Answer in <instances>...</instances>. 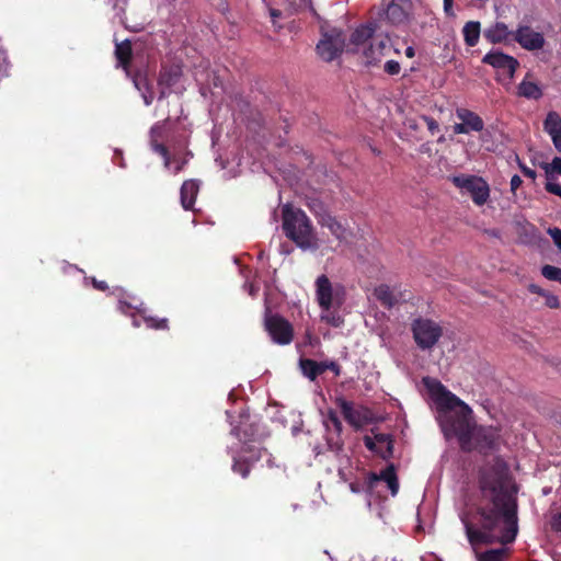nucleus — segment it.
<instances>
[{
  "mask_svg": "<svg viewBox=\"0 0 561 561\" xmlns=\"http://www.w3.org/2000/svg\"><path fill=\"white\" fill-rule=\"evenodd\" d=\"M421 118L424 121L432 135H435L439 131V125L435 118L427 115H422Z\"/></svg>",
  "mask_w": 561,
  "mask_h": 561,
  "instance_id": "37",
  "label": "nucleus"
},
{
  "mask_svg": "<svg viewBox=\"0 0 561 561\" xmlns=\"http://www.w3.org/2000/svg\"><path fill=\"white\" fill-rule=\"evenodd\" d=\"M12 64L7 50L0 45V83L11 76Z\"/></svg>",
  "mask_w": 561,
  "mask_h": 561,
  "instance_id": "33",
  "label": "nucleus"
},
{
  "mask_svg": "<svg viewBox=\"0 0 561 561\" xmlns=\"http://www.w3.org/2000/svg\"><path fill=\"white\" fill-rule=\"evenodd\" d=\"M480 22L469 21L462 28L463 39L467 46L473 47L478 44L480 37Z\"/></svg>",
  "mask_w": 561,
  "mask_h": 561,
  "instance_id": "26",
  "label": "nucleus"
},
{
  "mask_svg": "<svg viewBox=\"0 0 561 561\" xmlns=\"http://www.w3.org/2000/svg\"><path fill=\"white\" fill-rule=\"evenodd\" d=\"M545 188L548 193L561 197V184L548 181Z\"/></svg>",
  "mask_w": 561,
  "mask_h": 561,
  "instance_id": "43",
  "label": "nucleus"
},
{
  "mask_svg": "<svg viewBox=\"0 0 561 561\" xmlns=\"http://www.w3.org/2000/svg\"><path fill=\"white\" fill-rule=\"evenodd\" d=\"M251 437H253V434L248 435L247 439H251Z\"/></svg>",
  "mask_w": 561,
  "mask_h": 561,
  "instance_id": "59",
  "label": "nucleus"
},
{
  "mask_svg": "<svg viewBox=\"0 0 561 561\" xmlns=\"http://www.w3.org/2000/svg\"><path fill=\"white\" fill-rule=\"evenodd\" d=\"M335 403L341 409L345 421L355 428L363 426V424L369 421V410L367 408L360 407L355 409L353 402L342 397L336 398Z\"/></svg>",
  "mask_w": 561,
  "mask_h": 561,
  "instance_id": "12",
  "label": "nucleus"
},
{
  "mask_svg": "<svg viewBox=\"0 0 561 561\" xmlns=\"http://www.w3.org/2000/svg\"><path fill=\"white\" fill-rule=\"evenodd\" d=\"M383 70L386 73H388L390 76H396V75H399V72L401 70V66L396 60H388L385 64Z\"/></svg>",
  "mask_w": 561,
  "mask_h": 561,
  "instance_id": "36",
  "label": "nucleus"
},
{
  "mask_svg": "<svg viewBox=\"0 0 561 561\" xmlns=\"http://www.w3.org/2000/svg\"><path fill=\"white\" fill-rule=\"evenodd\" d=\"M91 282L92 286L98 290L105 291L106 289H108V286L105 280H99L95 277H93Z\"/></svg>",
  "mask_w": 561,
  "mask_h": 561,
  "instance_id": "47",
  "label": "nucleus"
},
{
  "mask_svg": "<svg viewBox=\"0 0 561 561\" xmlns=\"http://www.w3.org/2000/svg\"><path fill=\"white\" fill-rule=\"evenodd\" d=\"M517 90H518V95L526 98V99L538 100L542 96L541 88L537 83L527 81L526 79H524L518 84Z\"/></svg>",
  "mask_w": 561,
  "mask_h": 561,
  "instance_id": "28",
  "label": "nucleus"
},
{
  "mask_svg": "<svg viewBox=\"0 0 561 561\" xmlns=\"http://www.w3.org/2000/svg\"><path fill=\"white\" fill-rule=\"evenodd\" d=\"M540 167L546 171V175L548 180L552 178V174H559L561 175V158L554 157L551 161V163L542 162Z\"/></svg>",
  "mask_w": 561,
  "mask_h": 561,
  "instance_id": "34",
  "label": "nucleus"
},
{
  "mask_svg": "<svg viewBox=\"0 0 561 561\" xmlns=\"http://www.w3.org/2000/svg\"><path fill=\"white\" fill-rule=\"evenodd\" d=\"M322 227H327L330 232L340 241L346 240L348 236V231L344 225H342L334 216L331 214L327 216L319 224Z\"/></svg>",
  "mask_w": 561,
  "mask_h": 561,
  "instance_id": "25",
  "label": "nucleus"
},
{
  "mask_svg": "<svg viewBox=\"0 0 561 561\" xmlns=\"http://www.w3.org/2000/svg\"><path fill=\"white\" fill-rule=\"evenodd\" d=\"M199 192V182L197 180H186L180 190L181 205L185 210L193 209L196 196Z\"/></svg>",
  "mask_w": 561,
  "mask_h": 561,
  "instance_id": "19",
  "label": "nucleus"
},
{
  "mask_svg": "<svg viewBox=\"0 0 561 561\" xmlns=\"http://www.w3.org/2000/svg\"><path fill=\"white\" fill-rule=\"evenodd\" d=\"M541 274L549 280L558 282L561 284V268L553 265H543L541 267Z\"/></svg>",
  "mask_w": 561,
  "mask_h": 561,
  "instance_id": "35",
  "label": "nucleus"
},
{
  "mask_svg": "<svg viewBox=\"0 0 561 561\" xmlns=\"http://www.w3.org/2000/svg\"><path fill=\"white\" fill-rule=\"evenodd\" d=\"M344 47V37L341 32L333 31L331 34H323L322 39L317 45V53L324 61H332L342 51Z\"/></svg>",
  "mask_w": 561,
  "mask_h": 561,
  "instance_id": "10",
  "label": "nucleus"
},
{
  "mask_svg": "<svg viewBox=\"0 0 561 561\" xmlns=\"http://www.w3.org/2000/svg\"><path fill=\"white\" fill-rule=\"evenodd\" d=\"M170 118L157 122L150 128V147L152 151L160 154L163 159L164 168L171 165V153L164 141L172 144L173 138L171 137Z\"/></svg>",
  "mask_w": 561,
  "mask_h": 561,
  "instance_id": "8",
  "label": "nucleus"
},
{
  "mask_svg": "<svg viewBox=\"0 0 561 561\" xmlns=\"http://www.w3.org/2000/svg\"><path fill=\"white\" fill-rule=\"evenodd\" d=\"M144 102L147 106L151 105L154 99L152 87H147L146 91H141Z\"/></svg>",
  "mask_w": 561,
  "mask_h": 561,
  "instance_id": "45",
  "label": "nucleus"
},
{
  "mask_svg": "<svg viewBox=\"0 0 561 561\" xmlns=\"http://www.w3.org/2000/svg\"><path fill=\"white\" fill-rule=\"evenodd\" d=\"M328 420H329V422H331V424L335 427V430L337 432L342 431V423H341L336 412L330 411L328 414Z\"/></svg>",
  "mask_w": 561,
  "mask_h": 561,
  "instance_id": "44",
  "label": "nucleus"
},
{
  "mask_svg": "<svg viewBox=\"0 0 561 561\" xmlns=\"http://www.w3.org/2000/svg\"><path fill=\"white\" fill-rule=\"evenodd\" d=\"M310 0H299L297 8H305L309 4Z\"/></svg>",
  "mask_w": 561,
  "mask_h": 561,
  "instance_id": "57",
  "label": "nucleus"
},
{
  "mask_svg": "<svg viewBox=\"0 0 561 561\" xmlns=\"http://www.w3.org/2000/svg\"><path fill=\"white\" fill-rule=\"evenodd\" d=\"M365 447L380 456L382 459H389L393 454V440L390 434L377 433L374 437L365 435Z\"/></svg>",
  "mask_w": 561,
  "mask_h": 561,
  "instance_id": "15",
  "label": "nucleus"
},
{
  "mask_svg": "<svg viewBox=\"0 0 561 561\" xmlns=\"http://www.w3.org/2000/svg\"><path fill=\"white\" fill-rule=\"evenodd\" d=\"M513 31H510L503 22H497L484 32V37L492 44L506 42L512 37Z\"/></svg>",
  "mask_w": 561,
  "mask_h": 561,
  "instance_id": "20",
  "label": "nucleus"
},
{
  "mask_svg": "<svg viewBox=\"0 0 561 561\" xmlns=\"http://www.w3.org/2000/svg\"><path fill=\"white\" fill-rule=\"evenodd\" d=\"M306 206L316 216L318 224H320L322 219L330 215L325 204L316 196H308L306 198Z\"/></svg>",
  "mask_w": 561,
  "mask_h": 561,
  "instance_id": "27",
  "label": "nucleus"
},
{
  "mask_svg": "<svg viewBox=\"0 0 561 561\" xmlns=\"http://www.w3.org/2000/svg\"><path fill=\"white\" fill-rule=\"evenodd\" d=\"M390 50L391 45L388 37L373 39L369 46L363 51L366 65L377 66L381 59L390 53Z\"/></svg>",
  "mask_w": 561,
  "mask_h": 561,
  "instance_id": "16",
  "label": "nucleus"
},
{
  "mask_svg": "<svg viewBox=\"0 0 561 561\" xmlns=\"http://www.w3.org/2000/svg\"><path fill=\"white\" fill-rule=\"evenodd\" d=\"M374 296L387 309H391L399 301L393 290L386 284H380L377 286L374 289Z\"/></svg>",
  "mask_w": 561,
  "mask_h": 561,
  "instance_id": "24",
  "label": "nucleus"
},
{
  "mask_svg": "<svg viewBox=\"0 0 561 561\" xmlns=\"http://www.w3.org/2000/svg\"><path fill=\"white\" fill-rule=\"evenodd\" d=\"M134 83L139 91H146L147 87H151L145 76H136L134 78Z\"/></svg>",
  "mask_w": 561,
  "mask_h": 561,
  "instance_id": "41",
  "label": "nucleus"
},
{
  "mask_svg": "<svg viewBox=\"0 0 561 561\" xmlns=\"http://www.w3.org/2000/svg\"><path fill=\"white\" fill-rule=\"evenodd\" d=\"M181 75V68L176 66L163 67L159 73L158 84L171 89L179 82Z\"/></svg>",
  "mask_w": 561,
  "mask_h": 561,
  "instance_id": "23",
  "label": "nucleus"
},
{
  "mask_svg": "<svg viewBox=\"0 0 561 561\" xmlns=\"http://www.w3.org/2000/svg\"><path fill=\"white\" fill-rule=\"evenodd\" d=\"M385 481L391 491L392 495H396L399 491V481L393 465H389L383 469L380 474L370 473L367 479V489L373 490L377 482Z\"/></svg>",
  "mask_w": 561,
  "mask_h": 561,
  "instance_id": "18",
  "label": "nucleus"
},
{
  "mask_svg": "<svg viewBox=\"0 0 561 561\" xmlns=\"http://www.w3.org/2000/svg\"><path fill=\"white\" fill-rule=\"evenodd\" d=\"M454 131L456 134H469L470 133V130L468 129V127L466 126V124L463 122H461L459 124H455Z\"/></svg>",
  "mask_w": 561,
  "mask_h": 561,
  "instance_id": "49",
  "label": "nucleus"
},
{
  "mask_svg": "<svg viewBox=\"0 0 561 561\" xmlns=\"http://www.w3.org/2000/svg\"><path fill=\"white\" fill-rule=\"evenodd\" d=\"M512 39L515 41L522 48L534 51L542 49L546 39L542 33L536 32L531 26L519 24L512 33Z\"/></svg>",
  "mask_w": 561,
  "mask_h": 561,
  "instance_id": "9",
  "label": "nucleus"
},
{
  "mask_svg": "<svg viewBox=\"0 0 561 561\" xmlns=\"http://www.w3.org/2000/svg\"><path fill=\"white\" fill-rule=\"evenodd\" d=\"M322 320L335 328H339L343 324V319L335 312H332L328 316H322Z\"/></svg>",
  "mask_w": 561,
  "mask_h": 561,
  "instance_id": "38",
  "label": "nucleus"
},
{
  "mask_svg": "<svg viewBox=\"0 0 561 561\" xmlns=\"http://www.w3.org/2000/svg\"><path fill=\"white\" fill-rule=\"evenodd\" d=\"M528 290L531 293V294H537L541 297H543L547 293V290L542 289L540 286L536 285V284H529L528 285Z\"/></svg>",
  "mask_w": 561,
  "mask_h": 561,
  "instance_id": "48",
  "label": "nucleus"
},
{
  "mask_svg": "<svg viewBox=\"0 0 561 561\" xmlns=\"http://www.w3.org/2000/svg\"><path fill=\"white\" fill-rule=\"evenodd\" d=\"M454 0H444V11L447 15H453Z\"/></svg>",
  "mask_w": 561,
  "mask_h": 561,
  "instance_id": "50",
  "label": "nucleus"
},
{
  "mask_svg": "<svg viewBox=\"0 0 561 561\" xmlns=\"http://www.w3.org/2000/svg\"><path fill=\"white\" fill-rule=\"evenodd\" d=\"M378 27V23L375 20L374 22H369L366 25H360L357 27L351 35V43L359 46L365 44L368 39H374V33Z\"/></svg>",
  "mask_w": 561,
  "mask_h": 561,
  "instance_id": "22",
  "label": "nucleus"
},
{
  "mask_svg": "<svg viewBox=\"0 0 561 561\" xmlns=\"http://www.w3.org/2000/svg\"><path fill=\"white\" fill-rule=\"evenodd\" d=\"M299 366L302 374L311 381H314L318 376L327 370L333 371L335 376L341 375V366L334 360L317 362L310 358H301Z\"/></svg>",
  "mask_w": 561,
  "mask_h": 561,
  "instance_id": "13",
  "label": "nucleus"
},
{
  "mask_svg": "<svg viewBox=\"0 0 561 561\" xmlns=\"http://www.w3.org/2000/svg\"><path fill=\"white\" fill-rule=\"evenodd\" d=\"M261 459V450L248 446L244 447L241 455L233 456L232 471L247 479L253 465Z\"/></svg>",
  "mask_w": 561,
  "mask_h": 561,
  "instance_id": "14",
  "label": "nucleus"
},
{
  "mask_svg": "<svg viewBox=\"0 0 561 561\" xmlns=\"http://www.w3.org/2000/svg\"><path fill=\"white\" fill-rule=\"evenodd\" d=\"M243 435H241V430L240 428H233L232 430V434H234L240 440H242L243 438H248V433L247 431H242Z\"/></svg>",
  "mask_w": 561,
  "mask_h": 561,
  "instance_id": "52",
  "label": "nucleus"
},
{
  "mask_svg": "<svg viewBox=\"0 0 561 561\" xmlns=\"http://www.w3.org/2000/svg\"><path fill=\"white\" fill-rule=\"evenodd\" d=\"M482 62L486 64L497 71L507 75L510 79L514 78L515 71L519 66L518 60L500 50H491L483 58Z\"/></svg>",
  "mask_w": 561,
  "mask_h": 561,
  "instance_id": "11",
  "label": "nucleus"
},
{
  "mask_svg": "<svg viewBox=\"0 0 561 561\" xmlns=\"http://www.w3.org/2000/svg\"><path fill=\"white\" fill-rule=\"evenodd\" d=\"M411 331L415 344L423 351L433 348L443 336V328L439 323L422 317L413 320Z\"/></svg>",
  "mask_w": 561,
  "mask_h": 561,
  "instance_id": "5",
  "label": "nucleus"
},
{
  "mask_svg": "<svg viewBox=\"0 0 561 561\" xmlns=\"http://www.w3.org/2000/svg\"><path fill=\"white\" fill-rule=\"evenodd\" d=\"M456 115L466 124L470 131H481L484 127L483 119L477 113L468 108H457Z\"/></svg>",
  "mask_w": 561,
  "mask_h": 561,
  "instance_id": "21",
  "label": "nucleus"
},
{
  "mask_svg": "<svg viewBox=\"0 0 561 561\" xmlns=\"http://www.w3.org/2000/svg\"><path fill=\"white\" fill-rule=\"evenodd\" d=\"M133 324H134L135 327H139V325H140V324H139V322H138L137 320H134V321H133Z\"/></svg>",
  "mask_w": 561,
  "mask_h": 561,
  "instance_id": "58",
  "label": "nucleus"
},
{
  "mask_svg": "<svg viewBox=\"0 0 561 561\" xmlns=\"http://www.w3.org/2000/svg\"><path fill=\"white\" fill-rule=\"evenodd\" d=\"M282 217L283 230L288 239L304 250L313 247V227L304 210L286 204L282 208Z\"/></svg>",
  "mask_w": 561,
  "mask_h": 561,
  "instance_id": "3",
  "label": "nucleus"
},
{
  "mask_svg": "<svg viewBox=\"0 0 561 561\" xmlns=\"http://www.w3.org/2000/svg\"><path fill=\"white\" fill-rule=\"evenodd\" d=\"M192 157L193 153L190 150H187L186 147L184 148L183 152L180 149L175 151L174 154L171 156V162H174V174H179L180 172H182Z\"/></svg>",
  "mask_w": 561,
  "mask_h": 561,
  "instance_id": "31",
  "label": "nucleus"
},
{
  "mask_svg": "<svg viewBox=\"0 0 561 561\" xmlns=\"http://www.w3.org/2000/svg\"><path fill=\"white\" fill-rule=\"evenodd\" d=\"M517 161H518V167H519L520 171L523 172V174L526 178H529L533 181H535L536 176H537L536 171L530 169V168H528L527 165H525L519 159H517Z\"/></svg>",
  "mask_w": 561,
  "mask_h": 561,
  "instance_id": "42",
  "label": "nucleus"
},
{
  "mask_svg": "<svg viewBox=\"0 0 561 561\" xmlns=\"http://www.w3.org/2000/svg\"><path fill=\"white\" fill-rule=\"evenodd\" d=\"M451 182L456 187L470 194L473 203L478 206L485 204L490 197L489 184L482 178L460 174L453 176Z\"/></svg>",
  "mask_w": 561,
  "mask_h": 561,
  "instance_id": "6",
  "label": "nucleus"
},
{
  "mask_svg": "<svg viewBox=\"0 0 561 561\" xmlns=\"http://www.w3.org/2000/svg\"><path fill=\"white\" fill-rule=\"evenodd\" d=\"M147 328L152 330H169V320L167 318H158L141 313Z\"/></svg>",
  "mask_w": 561,
  "mask_h": 561,
  "instance_id": "32",
  "label": "nucleus"
},
{
  "mask_svg": "<svg viewBox=\"0 0 561 561\" xmlns=\"http://www.w3.org/2000/svg\"><path fill=\"white\" fill-rule=\"evenodd\" d=\"M522 183H523V180L520 179L519 175H517V174L513 175L511 179V191L513 193H515L519 188Z\"/></svg>",
  "mask_w": 561,
  "mask_h": 561,
  "instance_id": "46",
  "label": "nucleus"
},
{
  "mask_svg": "<svg viewBox=\"0 0 561 561\" xmlns=\"http://www.w3.org/2000/svg\"><path fill=\"white\" fill-rule=\"evenodd\" d=\"M543 129L551 138L561 135V117L557 112H549L543 121Z\"/></svg>",
  "mask_w": 561,
  "mask_h": 561,
  "instance_id": "30",
  "label": "nucleus"
},
{
  "mask_svg": "<svg viewBox=\"0 0 561 561\" xmlns=\"http://www.w3.org/2000/svg\"><path fill=\"white\" fill-rule=\"evenodd\" d=\"M270 14H271V16L273 19V22H275V19L279 18L282 13L277 9H271L270 10Z\"/></svg>",
  "mask_w": 561,
  "mask_h": 561,
  "instance_id": "53",
  "label": "nucleus"
},
{
  "mask_svg": "<svg viewBox=\"0 0 561 561\" xmlns=\"http://www.w3.org/2000/svg\"><path fill=\"white\" fill-rule=\"evenodd\" d=\"M131 308H133V306H131L130 304H128V302H126V301H123V300H119V302H118V309H119L122 312L126 313V312H127L129 309H131Z\"/></svg>",
  "mask_w": 561,
  "mask_h": 561,
  "instance_id": "51",
  "label": "nucleus"
},
{
  "mask_svg": "<svg viewBox=\"0 0 561 561\" xmlns=\"http://www.w3.org/2000/svg\"><path fill=\"white\" fill-rule=\"evenodd\" d=\"M161 88V91H160V94H159V100L165 98L168 95V88H164V87H160Z\"/></svg>",
  "mask_w": 561,
  "mask_h": 561,
  "instance_id": "55",
  "label": "nucleus"
},
{
  "mask_svg": "<svg viewBox=\"0 0 561 561\" xmlns=\"http://www.w3.org/2000/svg\"><path fill=\"white\" fill-rule=\"evenodd\" d=\"M411 0H381L379 8L373 9L377 23L386 22L393 26L407 24L411 16Z\"/></svg>",
  "mask_w": 561,
  "mask_h": 561,
  "instance_id": "4",
  "label": "nucleus"
},
{
  "mask_svg": "<svg viewBox=\"0 0 561 561\" xmlns=\"http://www.w3.org/2000/svg\"><path fill=\"white\" fill-rule=\"evenodd\" d=\"M479 488L485 504L460 515L477 561H506L518 531L517 486L507 463L495 457L479 471Z\"/></svg>",
  "mask_w": 561,
  "mask_h": 561,
  "instance_id": "1",
  "label": "nucleus"
},
{
  "mask_svg": "<svg viewBox=\"0 0 561 561\" xmlns=\"http://www.w3.org/2000/svg\"><path fill=\"white\" fill-rule=\"evenodd\" d=\"M423 383L440 413V427L447 438L456 436L463 451L478 450L481 454H488L496 449L500 438L496 428L478 426L471 417L470 407L439 380L424 377Z\"/></svg>",
  "mask_w": 561,
  "mask_h": 561,
  "instance_id": "2",
  "label": "nucleus"
},
{
  "mask_svg": "<svg viewBox=\"0 0 561 561\" xmlns=\"http://www.w3.org/2000/svg\"><path fill=\"white\" fill-rule=\"evenodd\" d=\"M264 329L275 344L288 345L294 340V328L291 323L278 313L266 312Z\"/></svg>",
  "mask_w": 561,
  "mask_h": 561,
  "instance_id": "7",
  "label": "nucleus"
},
{
  "mask_svg": "<svg viewBox=\"0 0 561 561\" xmlns=\"http://www.w3.org/2000/svg\"><path fill=\"white\" fill-rule=\"evenodd\" d=\"M543 298H545V304L547 307H549L551 309H556L559 307V299L556 295L547 291L546 295L543 296Z\"/></svg>",
  "mask_w": 561,
  "mask_h": 561,
  "instance_id": "39",
  "label": "nucleus"
},
{
  "mask_svg": "<svg viewBox=\"0 0 561 561\" xmlns=\"http://www.w3.org/2000/svg\"><path fill=\"white\" fill-rule=\"evenodd\" d=\"M316 297L319 307L329 311L333 305V287L327 275H320L316 280Z\"/></svg>",
  "mask_w": 561,
  "mask_h": 561,
  "instance_id": "17",
  "label": "nucleus"
},
{
  "mask_svg": "<svg viewBox=\"0 0 561 561\" xmlns=\"http://www.w3.org/2000/svg\"><path fill=\"white\" fill-rule=\"evenodd\" d=\"M115 56L121 66H123L124 68L128 67L133 56L130 42L126 39L119 44H116Z\"/></svg>",
  "mask_w": 561,
  "mask_h": 561,
  "instance_id": "29",
  "label": "nucleus"
},
{
  "mask_svg": "<svg viewBox=\"0 0 561 561\" xmlns=\"http://www.w3.org/2000/svg\"><path fill=\"white\" fill-rule=\"evenodd\" d=\"M405 56L412 58L415 56V50L412 46L405 48Z\"/></svg>",
  "mask_w": 561,
  "mask_h": 561,
  "instance_id": "54",
  "label": "nucleus"
},
{
  "mask_svg": "<svg viewBox=\"0 0 561 561\" xmlns=\"http://www.w3.org/2000/svg\"><path fill=\"white\" fill-rule=\"evenodd\" d=\"M350 489L354 493H358L360 491L359 485L357 483H351Z\"/></svg>",
  "mask_w": 561,
  "mask_h": 561,
  "instance_id": "56",
  "label": "nucleus"
},
{
  "mask_svg": "<svg viewBox=\"0 0 561 561\" xmlns=\"http://www.w3.org/2000/svg\"><path fill=\"white\" fill-rule=\"evenodd\" d=\"M548 234L552 238L554 244L561 250V229L557 227L549 228Z\"/></svg>",
  "mask_w": 561,
  "mask_h": 561,
  "instance_id": "40",
  "label": "nucleus"
}]
</instances>
